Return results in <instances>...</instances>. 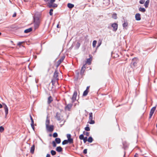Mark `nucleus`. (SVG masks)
I'll list each match as a JSON object with an SVG mask.
<instances>
[{"label":"nucleus","instance_id":"19","mask_svg":"<svg viewBox=\"0 0 157 157\" xmlns=\"http://www.w3.org/2000/svg\"><path fill=\"white\" fill-rule=\"evenodd\" d=\"M32 30V29L31 28H29V29H27L25 30L24 31V32L25 33H28L30 32H31Z\"/></svg>","mask_w":157,"mask_h":157},{"label":"nucleus","instance_id":"56","mask_svg":"<svg viewBox=\"0 0 157 157\" xmlns=\"http://www.w3.org/2000/svg\"><path fill=\"white\" fill-rule=\"evenodd\" d=\"M49 136H52V134H50Z\"/></svg>","mask_w":157,"mask_h":157},{"label":"nucleus","instance_id":"14","mask_svg":"<svg viewBox=\"0 0 157 157\" xmlns=\"http://www.w3.org/2000/svg\"><path fill=\"white\" fill-rule=\"evenodd\" d=\"M128 23L127 21H124V23L123 24L122 26L124 28H125V29H127L126 28L128 26Z\"/></svg>","mask_w":157,"mask_h":157},{"label":"nucleus","instance_id":"52","mask_svg":"<svg viewBox=\"0 0 157 157\" xmlns=\"http://www.w3.org/2000/svg\"><path fill=\"white\" fill-rule=\"evenodd\" d=\"M134 157H138V154L137 153H136L134 155Z\"/></svg>","mask_w":157,"mask_h":157},{"label":"nucleus","instance_id":"51","mask_svg":"<svg viewBox=\"0 0 157 157\" xmlns=\"http://www.w3.org/2000/svg\"><path fill=\"white\" fill-rule=\"evenodd\" d=\"M16 16V13H15L13 15V17H15Z\"/></svg>","mask_w":157,"mask_h":157},{"label":"nucleus","instance_id":"9","mask_svg":"<svg viewBox=\"0 0 157 157\" xmlns=\"http://www.w3.org/2000/svg\"><path fill=\"white\" fill-rule=\"evenodd\" d=\"M77 95V93L76 91H75L73 94L72 97V100L73 102H74L76 100V98Z\"/></svg>","mask_w":157,"mask_h":157},{"label":"nucleus","instance_id":"11","mask_svg":"<svg viewBox=\"0 0 157 157\" xmlns=\"http://www.w3.org/2000/svg\"><path fill=\"white\" fill-rule=\"evenodd\" d=\"M65 56H62L60 59L57 62V67H58L61 63L63 61L65 58Z\"/></svg>","mask_w":157,"mask_h":157},{"label":"nucleus","instance_id":"12","mask_svg":"<svg viewBox=\"0 0 157 157\" xmlns=\"http://www.w3.org/2000/svg\"><path fill=\"white\" fill-rule=\"evenodd\" d=\"M72 104H69L65 107V109L66 110H68L69 111L72 107Z\"/></svg>","mask_w":157,"mask_h":157},{"label":"nucleus","instance_id":"13","mask_svg":"<svg viewBox=\"0 0 157 157\" xmlns=\"http://www.w3.org/2000/svg\"><path fill=\"white\" fill-rule=\"evenodd\" d=\"M135 18L136 20L140 21L141 19L140 15V13H136L135 15Z\"/></svg>","mask_w":157,"mask_h":157},{"label":"nucleus","instance_id":"22","mask_svg":"<svg viewBox=\"0 0 157 157\" xmlns=\"http://www.w3.org/2000/svg\"><path fill=\"white\" fill-rule=\"evenodd\" d=\"M89 91L87 90H85L84 92H83V96H86L87 95V94L88 93Z\"/></svg>","mask_w":157,"mask_h":157},{"label":"nucleus","instance_id":"36","mask_svg":"<svg viewBox=\"0 0 157 157\" xmlns=\"http://www.w3.org/2000/svg\"><path fill=\"white\" fill-rule=\"evenodd\" d=\"M84 136L83 134H81L80 135V136H79V138L80 140H82L84 139Z\"/></svg>","mask_w":157,"mask_h":157},{"label":"nucleus","instance_id":"2","mask_svg":"<svg viewBox=\"0 0 157 157\" xmlns=\"http://www.w3.org/2000/svg\"><path fill=\"white\" fill-rule=\"evenodd\" d=\"M58 73L56 71L54 73L53 77V78L52 80V84L54 83L56 81L57 82V81L59 80V79L58 78Z\"/></svg>","mask_w":157,"mask_h":157},{"label":"nucleus","instance_id":"57","mask_svg":"<svg viewBox=\"0 0 157 157\" xmlns=\"http://www.w3.org/2000/svg\"><path fill=\"white\" fill-rule=\"evenodd\" d=\"M78 45H79V46H80V44H78Z\"/></svg>","mask_w":157,"mask_h":157},{"label":"nucleus","instance_id":"7","mask_svg":"<svg viewBox=\"0 0 157 157\" xmlns=\"http://www.w3.org/2000/svg\"><path fill=\"white\" fill-rule=\"evenodd\" d=\"M156 106L153 107L150 111V114H149V118H150L153 115L155 111V110Z\"/></svg>","mask_w":157,"mask_h":157},{"label":"nucleus","instance_id":"49","mask_svg":"<svg viewBox=\"0 0 157 157\" xmlns=\"http://www.w3.org/2000/svg\"><path fill=\"white\" fill-rule=\"evenodd\" d=\"M85 135H86L87 136H89L90 135L89 132H86Z\"/></svg>","mask_w":157,"mask_h":157},{"label":"nucleus","instance_id":"37","mask_svg":"<svg viewBox=\"0 0 157 157\" xmlns=\"http://www.w3.org/2000/svg\"><path fill=\"white\" fill-rule=\"evenodd\" d=\"M4 130V128L2 126H0V132H3Z\"/></svg>","mask_w":157,"mask_h":157},{"label":"nucleus","instance_id":"55","mask_svg":"<svg viewBox=\"0 0 157 157\" xmlns=\"http://www.w3.org/2000/svg\"><path fill=\"white\" fill-rule=\"evenodd\" d=\"M57 27L58 28H59V25H57Z\"/></svg>","mask_w":157,"mask_h":157},{"label":"nucleus","instance_id":"4","mask_svg":"<svg viewBox=\"0 0 157 157\" xmlns=\"http://www.w3.org/2000/svg\"><path fill=\"white\" fill-rule=\"evenodd\" d=\"M93 113H89V120L90 121L89 122V123L90 124H93L95 123V121L93 120Z\"/></svg>","mask_w":157,"mask_h":157},{"label":"nucleus","instance_id":"8","mask_svg":"<svg viewBox=\"0 0 157 157\" xmlns=\"http://www.w3.org/2000/svg\"><path fill=\"white\" fill-rule=\"evenodd\" d=\"M55 0H47L48 6L49 8H51V6L55 2Z\"/></svg>","mask_w":157,"mask_h":157},{"label":"nucleus","instance_id":"54","mask_svg":"<svg viewBox=\"0 0 157 157\" xmlns=\"http://www.w3.org/2000/svg\"><path fill=\"white\" fill-rule=\"evenodd\" d=\"M89 88V86H88L86 90H88Z\"/></svg>","mask_w":157,"mask_h":157},{"label":"nucleus","instance_id":"17","mask_svg":"<svg viewBox=\"0 0 157 157\" xmlns=\"http://www.w3.org/2000/svg\"><path fill=\"white\" fill-rule=\"evenodd\" d=\"M67 6L70 9H72L74 7V4L71 3H68L67 5Z\"/></svg>","mask_w":157,"mask_h":157},{"label":"nucleus","instance_id":"29","mask_svg":"<svg viewBox=\"0 0 157 157\" xmlns=\"http://www.w3.org/2000/svg\"><path fill=\"white\" fill-rule=\"evenodd\" d=\"M56 118L57 119V120L58 121H60L61 120V118H60V116H59L58 115L57 113V114L56 116Z\"/></svg>","mask_w":157,"mask_h":157},{"label":"nucleus","instance_id":"38","mask_svg":"<svg viewBox=\"0 0 157 157\" xmlns=\"http://www.w3.org/2000/svg\"><path fill=\"white\" fill-rule=\"evenodd\" d=\"M52 144L53 145V147H56V142L54 141L52 142Z\"/></svg>","mask_w":157,"mask_h":157},{"label":"nucleus","instance_id":"31","mask_svg":"<svg viewBox=\"0 0 157 157\" xmlns=\"http://www.w3.org/2000/svg\"><path fill=\"white\" fill-rule=\"evenodd\" d=\"M88 126H89V125L88 124H87L86 125V127L85 128V130L86 131H90V128L88 127Z\"/></svg>","mask_w":157,"mask_h":157},{"label":"nucleus","instance_id":"43","mask_svg":"<svg viewBox=\"0 0 157 157\" xmlns=\"http://www.w3.org/2000/svg\"><path fill=\"white\" fill-rule=\"evenodd\" d=\"M145 1V0H140L139 2L140 4H143L144 3Z\"/></svg>","mask_w":157,"mask_h":157},{"label":"nucleus","instance_id":"33","mask_svg":"<svg viewBox=\"0 0 157 157\" xmlns=\"http://www.w3.org/2000/svg\"><path fill=\"white\" fill-rule=\"evenodd\" d=\"M68 141L67 140H64L62 143L63 145H65L68 144Z\"/></svg>","mask_w":157,"mask_h":157},{"label":"nucleus","instance_id":"16","mask_svg":"<svg viewBox=\"0 0 157 157\" xmlns=\"http://www.w3.org/2000/svg\"><path fill=\"white\" fill-rule=\"evenodd\" d=\"M35 150V145L33 144L32 146L31 147L30 149V152L32 153L33 154L34 152V151Z\"/></svg>","mask_w":157,"mask_h":157},{"label":"nucleus","instance_id":"21","mask_svg":"<svg viewBox=\"0 0 157 157\" xmlns=\"http://www.w3.org/2000/svg\"><path fill=\"white\" fill-rule=\"evenodd\" d=\"M56 142L57 144H59L61 142V140L59 138H56L55 139Z\"/></svg>","mask_w":157,"mask_h":157},{"label":"nucleus","instance_id":"3","mask_svg":"<svg viewBox=\"0 0 157 157\" xmlns=\"http://www.w3.org/2000/svg\"><path fill=\"white\" fill-rule=\"evenodd\" d=\"M137 59L136 58H134L132 59V61L131 63V67L132 68L135 67L137 64Z\"/></svg>","mask_w":157,"mask_h":157},{"label":"nucleus","instance_id":"42","mask_svg":"<svg viewBox=\"0 0 157 157\" xmlns=\"http://www.w3.org/2000/svg\"><path fill=\"white\" fill-rule=\"evenodd\" d=\"M84 71H85L84 69L83 70V69L81 68V72H80V74L81 75H82L83 74Z\"/></svg>","mask_w":157,"mask_h":157},{"label":"nucleus","instance_id":"34","mask_svg":"<svg viewBox=\"0 0 157 157\" xmlns=\"http://www.w3.org/2000/svg\"><path fill=\"white\" fill-rule=\"evenodd\" d=\"M91 60L90 58L86 60V63H88L89 65H90L91 63Z\"/></svg>","mask_w":157,"mask_h":157},{"label":"nucleus","instance_id":"5","mask_svg":"<svg viewBox=\"0 0 157 157\" xmlns=\"http://www.w3.org/2000/svg\"><path fill=\"white\" fill-rule=\"evenodd\" d=\"M47 131L50 132H52L54 130V126L53 125H48L46 127Z\"/></svg>","mask_w":157,"mask_h":157},{"label":"nucleus","instance_id":"41","mask_svg":"<svg viewBox=\"0 0 157 157\" xmlns=\"http://www.w3.org/2000/svg\"><path fill=\"white\" fill-rule=\"evenodd\" d=\"M87 137H84V139L82 140H83L84 142L85 143H86V142L87 141Z\"/></svg>","mask_w":157,"mask_h":157},{"label":"nucleus","instance_id":"58","mask_svg":"<svg viewBox=\"0 0 157 157\" xmlns=\"http://www.w3.org/2000/svg\"><path fill=\"white\" fill-rule=\"evenodd\" d=\"M1 34V33L0 32V35Z\"/></svg>","mask_w":157,"mask_h":157},{"label":"nucleus","instance_id":"32","mask_svg":"<svg viewBox=\"0 0 157 157\" xmlns=\"http://www.w3.org/2000/svg\"><path fill=\"white\" fill-rule=\"evenodd\" d=\"M51 153L52 155H54L56 154V152L55 151L53 150H52L51 151Z\"/></svg>","mask_w":157,"mask_h":157},{"label":"nucleus","instance_id":"15","mask_svg":"<svg viewBox=\"0 0 157 157\" xmlns=\"http://www.w3.org/2000/svg\"><path fill=\"white\" fill-rule=\"evenodd\" d=\"M56 150L58 152H60L63 150V149L60 146H59L56 147Z\"/></svg>","mask_w":157,"mask_h":157},{"label":"nucleus","instance_id":"20","mask_svg":"<svg viewBox=\"0 0 157 157\" xmlns=\"http://www.w3.org/2000/svg\"><path fill=\"white\" fill-rule=\"evenodd\" d=\"M102 41V39H99L98 41V45L97 46V48H98V47H99L101 45V44Z\"/></svg>","mask_w":157,"mask_h":157},{"label":"nucleus","instance_id":"1","mask_svg":"<svg viewBox=\"0 0 157 157\" xmlns=\"http://www.w3.org/2000/svg\"><path fill=\"white\" fill-rule=\"evenodd\" d=\"M40 14H37L36 13L33 17L34 28L35 30L38 28L40 25Z\"/></svg>","mask_w":157,"mask_h":157},{"label":"nucleus","instance_id":"10","mask_svg":"<svg viewBox=\"0 0 157 157\" xmlns=\"http://www.w3.org/2000/svg\"><path fill=\"white\" fill-rule=\"evenodd\" d=\"M112 27L113 28V30L114 31H116L117 29L118 25L116 23H114L112 24Z\"/></svg>","mask_w":157,"mask_h":157},{"label":"nucleus","instance_id":"6","mask_svg":"<svg viewBox=\"0 0 157 157\" xmlns=\"http://www.w3.org/2000/svg\"><path fill=\"white\" fill-rule=\"evenodd\" d=\"M2 104L3 106V108L5 110L6 117L8 113V109L7 105L3 103Z\"/></svg>","mask_w":157,"mask_h":157},{"label":"nucleus","instance_id":"47","mask_svg":"<svg viewBox=\"0 0 157 157\" xmlns=\"http://www.w3.org/2000/svg\"><path fill=\"white\" fill-rule=\"evenodd\" d=\"M30 119H31V123H34L32 117L31 116V115H30Z\"/></svg>","mask_w":157,"mask_h":157},{"label":"nucleus","instance_id":"45","mask_svg":"<svg viewBox=\"0 0 157 157\" xmlns=\"http://www.w3.org/2000/svg\"><path fill=\"white\" fill-rule=\"evenodd\" d=\"M24 43V42H20L18 43L17 45L19 46H20L21 45Z\"/></svg>","mask_w":157,"mask_h":157},{"label":"nucleus","instance_id":"26","mask_svg":"<svg viewBox=\"0 0 157 157\" xmlns=\"http://www.w3.org/2000/svg\"><path fill=\"white\" fill-rule=\"evenodd\" d=\"M68 141V143H69L70 144L73 143V139L72 138H70L68 139L67 140Z\"/></svg>","mask_w":157,"mask_h":157},{"label":"nucleus","instance_id":"53","mask_svg":"<svg viewBox=\"0 0 157 157\" xmlns=\"http://www.w3.org/2000/svg\"><path fill=\"white\" fill-rule=\"evenodd\" d=\"M2 107V105L0 103V108H1Z\"/></svg>","mask_w":157,"mask_h":157},{"label":"nucleus","instance_id":"23","mask_svg":"<svg viewBox=\"0 0 157 157\" xmlns=\"http://www.w3.org/2000/svg\"><path fill=\"white\" fill-rule=\"evenodd\" d=\"M52 101V98L51 96H50L48 98V103H50Z\"/></svg>","mask_w":157,"mask_h":157},{"label":"nucleus","instance_id":"40","mask_svg":"<svg viewBox=\"0 0 157 157\" xmlns=\"http://www.w3.org/2000/svg\"><path fill=\"white\" fill-rule=\"evenodd\" d=\"M53 136L54 137H56L58 136V134L56 132H55L53 135Z\"/></svg>","mask_w":157,"mask_h":157},{"label":"nucleus","instance_id":"39","mask_svg":"<svg viewBox=\"0 0 157 157\" xmlns=\"http://www.w3.org/2000/svg\"><path fill=\"white\" fill-rule=\"evenodd\" d=\"M53 11V10L52 9H51L50 10L49 14L50 15L52 16L53 14L52 12Z\"/></svg>","mask_w":157,"mask_h":157},{"label":"nucleus","instance_id":"50","mask_svg":"<svg viewBox=\"0 0 157 157\" xmlns=\"http://www.w3.org/2000/svg\"><path fill=\"white\" fill-rule=\"evenodd\" d=\"M86 67L85 66V65H83L82 68L83 69V70L84 69V70H85V69H86Z\"/></svg>","mask_w":157,"mask_h":157},{"label":"nucleus","instance_id":"25","mask_svg":"<svg viewBox=\"0 0 157 157\" xmlns=\"http://www.w3.org/2000/svg\"><path fill=\"white\" fill-rule=\"evenodd\" d=\"M139 10L141 12H144L146 10L144 8L140 7L139 8Z\"/></svg>","mask_w":157,"mask_h":157},{"label":"nucleus","instance_id":"59","mask_svg":"<svg viewBox=\"0 0 157 157\" xmlns=\"http://www.w3.org/2000/svg\"><path fill=\"white\" fill-rule=\"evenodd\" d=\"M125 155V153H124V156Z\"/></svg>","mask_w":157,"mask_h":157},{"label":"nucleus","instance_id":"35","mask_svg":"<svg viewBox=\"0 0 157 157\" xmlns=\"http://www.w3.org/2000/svg\"><path fill=\"white\" fill-rule=\"evenodd\" d=\"M112 17L114 19H116L117 18V15L116 13H113L112 15Z\"/></svg>","mask_w":157,"mask_h":157},{"label":"nucleus","instance_id":"48","mask_svg":"<svg viewBox=\"0 0 157 157\" xmlns=\"http://www.w3.org/2000/svg\"><path fill=\"white\" fill-rule=\"evenodd\" d=\"M31 126L32 128L34 130V123H31Z\"/></svg>","mask_w":157,"mask_h":157},{"label":"nucleus","instance_id":"46","mask_svg":"<svg viewBox=\"0 0 157 157\" xmlns=\"http://www.w3.org/2000/svg\"><path fill=\"white\" fill-rule=\"evenodd\" d=\"M67 137L68 138V139L71 138V135L70 134H67Z\"/></svg>","mask_w":157,"mask_h":157},{"label":"nucleus","instance_id":"27","mask_svg":"<svg viewBox=\"0 0 157 157\" xmlns=\"http://www.w3.org/2000/svg\"><path fill=\"white\" fill-rule=\"evenodd\" d=\"M49 123H50L49 120L48 119H47L46 121V123H45L46 127L49 125Z\"/></svg>","mask_w":157,"mask_h":157},{"label":"nucleus","instance_id":"44","mask_svg":"<svg viewBox=\"0 0 157 157\" xmlns=\"http://www.w3.org/2000/svg\"><path fill=\"white\" fill-rule=\"evenodd\" d=\"M87 153V149H86L84 150L83 151V153L84 154H86Z\"/></svg>","mask_w":157,"mask_h":157},{"label":"nucleus","instance_id":"28","mask_svg":"<svg viewBox=\"0 0 157 157\" xmlns=\"http://www.w3.org/2000/svg\"><path fill=\"white\" fill-rule=\"evenodd\" d=\"M97 41L95 40H94L93 42L92 45L93 48H95L97 44Z\"/></svg>","mask_w":157,"mask_h":157},{"label":"nucleus","instance_id":"24","mask_svg":"<svg viewBox=\"0 0 157 157\" xmlns=\"http://www.w3.org/2000/svg\"><path fill=\"white\" fill-rule=\"evenodd\" d=\"M93 141V139L91 136L89 137L87 140V141L89 143H91Z\"/></svg>","mask_w":157,"mask_h":157},{"label":"nucleus","instance_id":"30","mask_svg":"<svg viewBox=\"0 0 157 157\" xmlns=\"http://www.w3.org/2000/svg\"><path fill=\"white\" fill-rule=\"evenodd\" d=\"M57 5L55 3H54L51 6V8L53 7V8H56L57 7Z\"/></svg>","mask_w":157,"mask_h":157},{"label":"nucleus","instance_id":"18","mask_svg":"<svg viewBox=\"0 0 157 157\" xmlns=\"http://www.w3.org/2000/svg\"><path fill=\"white\" fill-rule=\"evenodd\" d=\"M149 0H147L144 3V6L146 8L148 7L149 4Z\"/></svg>","mask_w":157,"mask_h":157}]
</instances>
